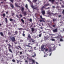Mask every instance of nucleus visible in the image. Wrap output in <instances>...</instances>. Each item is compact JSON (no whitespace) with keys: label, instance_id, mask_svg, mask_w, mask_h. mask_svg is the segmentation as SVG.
Returning <instances> with one entry per match:
<instances>
[{"label":"nucleus","instance_id":"8","mask_svg":"<svg viewBox=\"0 0 64 64\" xmlns=\"http://www.w3.org/2000/svg\"><path fill=\"white\" fill-rule=\"evenodd\" d=\"M28 1L29 2H30L31 5V6H32V4H33V2H31V1H30V0H28Z\"/></svg>","mask_w":64,"mask_h":64},{"label":"nucleus","instance_id":"61","mask_svg":"<svg viewBox=\"0 0 64 64\" xmlns=\"http://www.w3.org/2000/svg\"><path fill=\"white\" fill-rule=\"evenodd\" d=\"M48 14H50V12H48Z\"/></svg>","mask_w":64,"mask_h":64},{"label":"nucleus","instance_id":"22","mask_svg":"<svg viewBox=\"0 0 64 64\" xmlns=\"http://www.w3.org/2000/svg\"><path fill=\"white\" fill-rule=\"evenodd\" d=\"M14 20H13L12 18H10V21H11V22H12V21H14Z\"/></svg>","mask_w":64,"mask_h":64},{"label":"nucleus","instance_id":"31","mask_svg":"<svg viewBox=\"0 0 64 64\" xmlns=\"http://www.w3.org/2000/svg\"><path fill=\"white\" fill-rule=\"evenodd\" d=\"M42 36V34H40L39 35V37H41Z\"/></svg>","mask_w":64,"mask_h":64},{"label":"nucleus","instance_id":"5","mask_svg":"<svg viewBox=\"0 0 64 64\" xmlns=\"http://www.w3.org/2000/svg\"><path fill=\"white\" fill-rule=\"evenodd\" d=\"M42 14L43 16H45L46 14L45 10H43V11H42Z\"/></svg>","mask_w":64,"mask_h":64},{"label":"nucleus","instance_id":"39","mask_svg":"<svg viewBox=\"0 0 64 64\" xmlns=\"http://www.w3.org/2000/svg\"><path fill=\"white\" fill-rule=\"evenodd\" d=\"M52 26L53 27H55L56 26V24H54L53 25V26Z\"/></svg>","mask_w":64,"mask_h":64},{"label":"nucleus","instance_id":"43","mask_svg":"<svg viewBox=\"0 0 64 64\" xmlns=\"http://www.w3.org/2000/svg\"><path fill=\"white\" fill-rule=\"evenodd\" d=\"M40 18L41 19H42V16H40Z\"/></svg>","mask_w":64,"mask_h":64},{"label":"nucleus","instance_id":"17","mask_svg":"<svg viewBox=\"0 0 64 64\" xmlns=\"http://www.w3.org/2000/svg\"><path fill=\"white\" fill-rule=\"evenodd\" d=\"M21 20L22 22V23H25V22L24 20H23V19H21Z\"/></svg>","mask_w":64,"mask_h":64},{"label":"nucleus","instance_id":"13","mask_svg":"<svg viewBox=\"0 0 64 64\" xmlns=\"http://www.w3.org/2000/svg\"><path fill=\"white\" fill-rule=\"evenodd\" d=\"M38 0H33L32 2H33L36 3L37 2Z\"/></svg>","mask_w":64,"mask_h":64},{"label":"nucleus","instance_id":"12","mask_svg":"<svg viewBox=\"0 0 64 64\" xmlns=\"http://www.w3.org/2000/svg\"><path fill=\"white\" fill-rule=\"evenodd\" d=\"M10 6L12 8H14V5H13V4H10Z\"/></svg>","mask_w":64,"mask_h":64},{"label":"nucleus","instance_id":"49","mask_svg":"<svg viewBox=\"0 0 64 64\" xmlns=\"http://www.w3.org/2000/svg\"><path fill=\"white\" fill-rule=\"evenodd\" d=\"M8 45L9 46V47H11V46L10 45V44H8Z\"/></svg>","mask_w":64,"mask_h":64},{"label":"nucleus","instance_id":"51","mask_svg":"<svg viewBox=\"0 0 64 64\" xmlns=\"http://www.w3.org/2000/svg\"><path fill=\"white\" fill-rule=\"evenodd\" d=\"M56 38L58 39H59V38H60L59 37V36H58V37H56Z\"/></svg>","mask_w":64,"mask_h":64},{"label":"nucleus","instance_id":"30","mask_svg":"<svg viewBox=\"0 0 64 64\" xmlns=\"http://www.w3.org/2000/svg\"><path fill=\"white\" fill-rule=\"evenodd\" d=\"M19 30H22V28H19L18 29Z\"/></svg>","mask_w":64,"mask_h":64},{"label":"nucleus","instance_id":"63","mask_svg":"<svg viewBox=\"0 0 64 64\" xmlns=\"http://www.w3.org/2000/svg\"><path fill=\"white\" fill-rule=\"evenodd\" d=\"M10 47H9L8 48V49L9 50V51H10Z\"/></svg>","mask_w":64,"mask_h":64},{"label":"nucleus","instance_id":"41","mask_svg":"<svg viewBox=\"0 0 64 64\" xmlns=\"http://www.w3.org/2000/svg\"><path fill=\"white\" fill-rule=\"evenodd\" d=\"M62 13L64 14V10H63Z\"/></svg>","mask_w":64,"mask_h":64},{"label":"nucleus","instance_id":"53","mask_svg":"<svg viewBox=\"0 0 64 64\" xmlns=\"http://www.w3.org/2000/svg\"><path fill=\"white\" fill-rule=\"evenodd\" d=\"M18 47H19V48H20V49H22L21 47L20 46H18Z\"/></svg>","mask_w":64,"mask_h":64},{"label":"nucleus","instance_id":"36","mask_svg":"<svg viewBox=\"0 0 64 64\" xmlns=\"http://www.w3.org/2000/svg\"><path fill=\"white\" fill-rule=\"evenodd\" d=\"M8 34L9 35H11V33L10 32H9V33H8Z\"/></svg>","mask_w":64,"mask_h":64},{"label":"nucleus","instance_id":"20","mask_svg":"<svg viewBox=\"0 0 64 64\" xmlns=\"http://www.w3.org/2000/svg\"><path fill=\"white\" fill-rule=\"evenodd\" d=\"M44 46H45L44 45H43V46H42L41 49H44Z\"/></svg>","mask_w":64,"mask_h":64},{"label":"nucleus","instance_id":"40","mask_svg":"<svg viewBox=\"0 0 64 64\" xmlns=\"http://www.w3.org/2000/svg\"><path fill=\"white\" fill-rule=\"evenodd\" d=\"M52 50L51 49H50V52H52Z\"/></svg>","mask_w":64,"mask_h":64},{"label":"nucleus","instance_id":"15","mask_svg":"<svg viewBox=\"0 0 64 64\" xmlns=\"http://www.w3.org/2000/svg\"><path fill=\"white\" fill-rule=\"evenodd\" d=\"M49 4H46L44 5V6H50Z\"/></svg>","mask_w":64,"mask_h":64},{"label":"nucleus","instance_id":"23","mask_svg":"<svg viewBox=\"0 0 64 64\" xmlns=\"http://www.w3.org/2000/svg\"><path fill=\"white\" fill-rule=\"evenodd\" d=\"M26 8H27V9H28V4H26Z\"/></svg>","mask_w":64,"mask_h":64},{"label":"nucleus","instance_id":"2","mask_svg":"<svg viewBox=\"0 0 64 64\" xmlns=\"http://www.w3.org/2000/svg\"><path fill=\"white\" fill-rule=\"evenodd\" d=\"M24 8H23V7H22V14H23L24 15V16H26L27 15V12H24Z\"/></svg>","mask_w":64,"mask_h":64},{"label":"nucleus","instance_id":"4","mask_svg":"<svg viewBox=\"0 0 64 64\" xmlns=\"http://www.w3.org/2000/svg\"><path fill=\"white\" fill-rule=\"evenodd\" d=\"M11 40H12V42H15V41H16L15 40V38L14 37H12V38H11Z\"/></svg>","mask_w":64,"mask_h":64},{"label":"nucleus","instance_id":"44","mask_svg":"<svg viewBox=\"0 0 64 64\" xmlns=\"http://www.w3.org/2000/svg\"><path fill=\"white\" fill-rule=\"evenodd\" d=\"M14 1L13 0H10V1L12 2L13 3Z\"/></svg>","mask_w":64,"mask_h":64},{"label":"nucleus","instance_id":"52","mask_svg":"<svg viewBox=\"0 0 64 64\" xmlns=\"http://www.w3.org/2000/svg\"><path fill=\"white\" fill-rule=\"evenodd\" d=\"M40 22H42V20H40Z\"/></svg>","mask_w":64,"mask_h":64},{"label":"nucleus","instance_id":"27","mask_svg":"<svg viewBox=\"0 0 64 64\" xmlns=\"http://www.w3.org/2000/svg\"><path fill=\"white\" fill-rule=\"evenodd\" d=\"M51 40L52 41H55V39H52Z\"/></svg>","mask_w":64,"mask_h":64},{"label":"nucleus","instance_id":"59","mask_svg":"<svg viewBox=\"0 0 64 64\" xmlns=\"http://www.w3.org/2000/svg\"><path fill=\"white\" fill-rule=\"evenodd\" d=\"M29 38H28H28H27V40H29Z\"/></svg>","mask_w":64,"mask_h":64},{"label":"nucleus","instance_id":"56","mask_svg":"<svg viewBox=\"0 0 64 64\" xmlns=\"http://www.w3.org/2000/svg\"><path fill=\"white\" fill-rule=\"evenodd\" d=\"M42 22H45V20H42Z\"/></svg>","mask_w":64,"mask_h":64},{"label":"nucleus","instance_id":"50","mask_svg":"<svg viewBox=\"0 0 64 64\" xmlns=\"http://www.w3.org/2000/svg\"><path fill=\"white\" fill-rule=\"evenodd\" d=\"M50 7H48V8H46V9H50Z\"/></svg>","mask_w":64,"mask_h":64},{"label":"nucleus","instance_id":"34","mask_svg":"<svg viewBox=\"0 0 64 64\" xmlns=\"http://www.w3.org/2000/svg\"><path fill=\"white\" fill-rule=\"evenodd\" d=\"M22 36H24V37H25V35L24 34V33H23V34H22Z\"/></svg>","mask_w":64,"mask_h":64},{"label":"nucleus","instance_id":"7","mask_svg":"<svg viewBox=\"0 0 64 64\" xmlns=\"http://www.w3.org/2000/svg\"><path fill=\"white\" fill-rule=\"evenodd\" d=\"M49 1L51 2L52 4H54V2H55V0H49Z\"/></svg>","mask_w":64,"mask_h":64},{"label":"nucleus","instance_id":"46","mask_svg":"<svg viewBox=\"0 0 64 64\" xmlns=\"http://www.w3.org/2000/svg\"><path fill=\"white\" fill-rule=\"evenodd\" d=\"M62 7L63 8H64V6H63V5H62Z\"/></svg>","mask_w":64,"mask_h":64},{"label":"nucleus","instance_id":"6","mask_svg":"<svg viewBox=\"0 0 64 64\" xmlns=\"http://www.w3.org/2000/svg\"><path fill=\"white\" fill-rule=\"evenodd\" d=\"M30 44H31V43H28V45H26V47H30V48L31 47V48H30V49H32V46H29L30 45Z\"/></svg>","mask_w":64,"mask_h":64},{"label":"nucleus","instance_id":"19","mask_svg":"<svg viewBox=\"0 0 64 64\" xmlns=\"http://www.w3.org/2000/svg\"><path fill=\"white\" fill-rule=\"evenodd\" d=\"M53 22H56V19H55V18H53Z\"/></svg>","mask_w":64,"mask_h":64},{"label":"nucleus","instance_id":"24","mask_svg":"<svg viewBox=\"0 0 64 64\" xmlns=\"http://www.w3.org/2000/svg\"><path fill=\"white\" fill-rule=\"evenodd\" d=\"M3 17H5L6 16V14H4L2 15Z\"/></svg>","mask_w":64,"mask_h":64},{"label":"nucleus","instance_id":"16","mask_svg":"<svg viewBox=\"0 0 64 64\" xmlns=\"http://www.w3.org/2000/svg\"><path fill=\"white\" fill-rule=\"evenodd\" d=\"M0 34L1 35V36H4V35L3 33H2V32H0Z\"/></svg>","mask_w":64,"mask_h":64},{"label":"nucleus","instance_id":"58","mask_svg":"<svg viewBox=\"0 0 64 64\" xmlns=\"http://www.w3.org/2000/svg\"><path fill=\"white\" fill-rule=\"evenodd\" d=\"M53 8H55V7L54 6H52Z\"/></svg>","mask_w":64,"mask_h":64},{"label":"nucleus","instance_id":"33","mask_svg":"<svg viewBox=\"0 0 64 64\" xmlns=\"http://www.w3.org/2000/svg\"><path fill=\"white\" fill-rule=\"evenodd\" d=\"M12 61L13 62H16V61H15V60H12Z\"/></svg>","mask_w":64,"mask_h":64},{"label":"nucleus","instance_id":"18","mask_svg":"<svg viewBox=\"0 0 64 64\" xmlns=\"http://www.w3.org/2000/svg\"><path fill=\"white\" fill-rule=\"evenodd\" d=\"M34 9H36V10H39V9H38V8L37 7H35L34 8Z\"/></svg>","mask_w":64,"mask_h":64},{"label":"nucleus","instance_id":"21","mask_svg":"<svg viewBox=\"0 0 64 64\" xmlns=\"http://www.w3.org/2000/svg\"><path fill=\"white\" fill-rule=\"evenodd\" d=\"M15 5L17 7V8H19V6H18V5L17 4H16V3L15 4Z\"/></svg>","mask_w":64,"mask_h":64},{"label":"nucleus","instance_id":"10","mask_svg":"<svg viewBox=\"0 0 64 64\" xmlns=\"http://www.w3.org/2000/svg\"><path fill=\"white\" fill-rule=\"evenodd\" d=\"M32 33H33V32H34V31H35V29L34 28H32Z\"/></svg>","mask_w":64,"mask_h":64},{"label":"nucleus","instance_id":"57","mask_svg":"<svg viewBox=\"0 0 64 64\" xmlns=\"http://www.w3.org/2000/svg\"><path fill=\"white\" fill-rule=\"evenodd\" d=\"M4 2H1V4H3V3H4Z\"/></svg>","mask_w":64,"mask_h":64},{"label":"nucleus","instance_id":"25","mask_svg":"<svg viewBox=\"0 0 64 64\" xmlns=\"http://www.w3.org/2000/svg\"><path fill=\"white\" fill-rule=\"evenodd\" d=\"M15 33L16 34H18V31H16V32H15Z\"/></svg>","mask_w":64,"mask_h":64},{"label":"nucleus","instance_id":"60","mask_svg":"<svg viewBox=\"0 0 64 64\" xmlns=\"http://www.w3.org/2000/svg\"><path fill=\"white\" fill-rule=\"evenodd\" d=\"M52 54V53H50V56H51Z\"/></svg>","mask_w":64,"mask_h":64},{"label":"nucleus","instance_id":"37","mask_svg":"<svg viewBox=\"0 0 64 64\" xmlns=\"http://www.w3.org/2000/svg\"><path fill=\"white\" fill-rule=\"evenodd\" d=\"M56 8H60L59 6H57Z\"/></svg>","mask_w":64,"mask_h":64},{"label":"nucleus","instance_id":"48","mask_svg":"<svg viewBox=\"0 0 64 64\" xmlns=\"http://www.w3.org/2000/svg\"><path fill=\"white\" fill-rule=\"evenodd\" d=\"M16 16H17V18H18V14L16 15Z\"/></svg>","mask_w":64,"mask_h":64},{"label":"nucleus","instance_id":"54","mask_svg":"<svg viewBox=\"0 0 64 64\" xmlns=\"http://www.w3.org/2000/svg\"><path fill=\"white\" fill-rule=\"evenodd\" d=\"M34 57L36 56V54H35L34 55Z\"/></svg>","mask_w":64,"mask_h":64},{"label":"nucleus","instance_id":"26","mask_svg":"<svg viewBox=\"0 0 64 64\" xmlns=\"http://www.w3.org/2000/svg\"><path fill=\"white\" fill-rule=\"evenodd\" d=\"M47 39H48V37H45L44 38L45 40H47Z\"/></svg>","mask_w":64,"mask_h":64},{"label":"nucleus","instance_id":"28","mask_svg":"<svg viewBox=\"0 0 64 64\" xmlns=\"http://www.w3.org/2000/svg\"><path fill=\"white\" fill-rule=\"evenodd\" d=\"M31 7L32 8H34V6H33V4H32V6H31Z\"/></svg>","mask_w":64,"mask_h":64},{"label":"nucleus","instance_id":"62","mask_svg":"<svg viewBox=\"0 0 64 64\" xmlns=\"http://www.w3.org/2000/svg\"><path fill=\"white\" fill-rule=\"evenodd\" d=\"M26 63H28V61H27V60L26 61Z\"/></svg>","mask_w":64,"mask_h":64},{"label":"nucleus","instance_id":"45","mask_svg":"<svg viewBox=\"0 0 64 64\" xmlns=\"http://www.w3.org/2000/svg\"><path fill=\"white\" fill-rule=\"evenodd\" d=\"M20 55H22V52H20Z\"/></svg>","mask_w":64,"mask_h":64},{"label":"nucleus","instance_id":"32","mask_svg":"<svg viewBox=\"0 0 64 64\" xmlns=\"http://www.w3.org/2000/svg\"><path fill=\"white\" fill-rule=\"evenodd\" d=\"M48 50H49L48 49H46V52H47L48 51Z\"/></svg>","mask_w":64,"mask_h":64},{"label":"nucleus","instance_id":"64","mask_svg":"<svg viewBox=\"0 0 64 64\" xmlns=\"http://www.w3.org/2000/svg\"><path fill=\"white\" fill-rule=\"evenodd\" d=\"M36 64H39L38 63V62H36Z\"/></svg>","mask_w":64,"mask_h":64},{"label":"nucleus","instance_id":"47","mask_svg":"<svg viewBox=\"0 0 64 64\" xmlns=\"http://www.w3.org/2000/svg\"><path fill=\"white\" fill-rule=\"evenodd\" d=\"M61 15H59V16H58L59 17V18H60V17H61Z\"/></svg>","mask_w":64,"mask_h":64},{"label":"nucleus","instance_id":"55","mask_svg":"<svg viewBox=\"0 0 64 64\" xmlns=\"http://www.w3.org/2000/svg\"><path fill=\"white\" fill-rule=\"evenodd\" d=\"M8 12H6V14H8Z\"/></svg>","mask_w":64,"mask_h":64},{"label":"nucleus","instance_id":"9","mask_svg":"<svg viewBox=\"0 0 64 64\" xmlns=\"http://www.w3.org/2000/svg\"><path fill=\"white\" fill-rule=\"evenodd\" d=\"M53 32H58L57 29H55L54 30Z\"/></svg>","mask_w":64,"mask_h":64},{"label":"nucleus","instance_id":"38","mask_svg":"<svg viewBox=\"0 0 64 64\" xmlns=\"http://www.w3.org/2000/svg\"><path fill=\"white\" fill-rule=\"evenodd\" d=\"M30 22H32V18H30Z\"/></svg>","mask_w":64,"mask_h":64},{"label":"nucleus","instance_id":"29","mask_svg":"<svg viewBox=\"0 0 64 64\" xmlns=\"http://www.w3.org/2000/svg\"><path fill=\"white\" fill-rule=\"evenodd\" d=\"M10 52H11V53H13V52H12V50H11V49H10Z\"/></svg>","mask_w":64,"mask_h":64},{"label":"nucleus","instance_id":"42","mask_svg":"<svg viewBox=\"0 0 64 64\" xmlns=\"http://www.w3.org/2000/svg\"><path fill=\"white\" fill-rule=\"evenodd\" d=\"M20 16L21 17V18H22V14H20Z\"/></svg>","mask_w":64,"mask_h":64},{"label":"nucleus","instance_id":"35","mask_svg":"<svg viewBox=\"0 0 64 64\" xmlns=\"http://www.w3.org/2000/svg\"><path fill=\"white\" fill-rule=\"evenodd\" d=\"M60 41H61V42H62V41H64V40H62V39H60Z\"/></svg>","mask_w":64,"mask_h":64},{"label":"nucleus","instance_id":"11","mask_svg":"<svg viewBox=\"0 0 64 64\" xmlns=\"http://www.w3.org/2000/svg\"><path fill=\"white\" fill-rule=\"evenodd\" d=\"M45 8V6H42L41 8V10H42V11H43L44 10L43 8Z\"/></svg>","mask_w":64,"mask_h":64},{"label":"nucleus","instance_id":"14","mask_svg":"<svg viewBox=\"0 0 64 64\" xmlns=\"http://www.w3.org/2000/svg\"><path fill=\"white\" fill-rule=\"evenodd\" d=\"M5 20L6 23H7L8 22V20H7V18H5Z\"/></svg>","mask_w":64,"mask_h":64},{"label":"nucleus","instance_id":"1","mask_svg":"<svg viewBox=\"0 0 64 64\" xmlns=\"http://www.w3.org/2000/svg\"><path fill=\"white\" fill-rule=\"evenodd\" d=\"M28 37L29 38V39H30V42H35L36 40H34V41L33 40V39L31 38V37L30 35V34H28Z\"/></svg>","mask_w":64,"mask_h":64},{"label":"nucleus","instance_id":"3","mask_svg":"<svg viewBox=\"0 0 64 64\" xmlns=\"http://www.w3.org/2000/svg\"><path fill=\"white\" fill-rule=\"evenodd\" d=\"M27 59L28 60H30V61H32L33 63H35V60H34L33 59H31L30 58H29L28 57L27 58Z\"/></svg>","mask_w":64,"mask_h":64}]
</instances>
